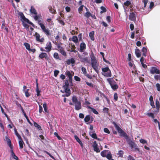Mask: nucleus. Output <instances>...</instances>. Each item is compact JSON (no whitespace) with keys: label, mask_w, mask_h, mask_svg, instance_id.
I'll use <instances>...</instances> for the list:
<instances>
[{"label":"nucleus","mask_w":160,"mask_h":160,"mask_svg":"<svg viewBox=\"0 0 160 160\" xmlns=\"http://www.w3.org/2000/svg\"><path fill=\"white\" fill-rule=\"evenodd\" d=\"M72 102L74 103L75 106V109L78 110L81 108V103L80 102L78 101L76 96H73L72 98Z\"/></svg>","instance_id":"nucleus-1"},{"label":"nucleus","mask_w":160,"mask_h":160,"mask_svg":"<svg viewBox=\"0 0 160 160\" xmlns=\"http://www.w3.org/2000/svg\"><path fill=\"white\" fill-rule=\"evenodd\" d=\"M113 124L114 125L116 129L118 130L120 135L121 136L124 137L126 138H127L128 136L126 133H125L120 127L117 125L115 122H113Z\"/></svg>","instance_id":"nucleus-2"},{"label":"nucleus","mask_w":160,"mask_h":160,"mask_svg":"<svg viewBox=\"0 0 160 160\" xmlns=\"http://www.w3.org/2000/svg\"><path fill=\"white\" fill-rule=\"evenodd\" d=\"M91 59L92 66L96 72L98 73L99 72V70L98 68V64L94 58H92Z\"/></svg>","instance_id":"nucleus-3"},{"label":"nucleus","mask_w":160,"mask_h":160,"mask_svg":"<svg viewBox=\"0 0 160 160\" xmlns=\"http://www.w3.org/2000/svg\"><path fill=\"white\" fill-rule=\"evenodd\" d=\"M102 73L103 75L106 77H111V71L108 67L102 68Z\"/></svg>","instance_id":"nucleus-4"},{"label":"nucleus","mask_w":160,"mask_h":160,"mask_svg":"<svg viewBox=\"0 0 160 160\" xmlns=\"http://www.w3.org/2000/svg\"><path fill=\"white\" fill-rule=\"evenodd\" d=\"M150 73L152 74L154 73L159 74L160 71L156 67H153L151 68L150 70Z\"/></svg>","instance_id":"nucleus-5"},{"label":"nucleus","mask_w":160,"mask_h":160,"mask_svg":"<svg viewBox=\"0 0 160 160\" xmlns=\"http://www.w3.org/2000/svg\"><path fill=\"white\" fill-rule=\"evenodd\" d=\"M52 47L51 42H48L46 45V46L45 47L46 52H49L51 50Z\"/></svg>","instance_id":"nucleus-6"},{"label":"nucleus","mask_w":160,"mask_h":160,"mask_svg":"<svg viewBox=\"0 0 160 160\" xmlns=\"http://www.w3.org/2000/svg\"><path fill=\"white\" fill-rule=\"evenodd\" d=\"M63 88L65 92L66 93V96L68 97L70 95L71 93V91L69 88V87L63 86Z\"/></svg>","instance_id":"nucleus-7"},{"label":"nucleus","mask_w":160,"mask_h":160,"mask_svg":"<svg viewBox=\"0 0 160 160\" xmlns=\"http://www.w3.org/2000/svg\"><path fill=\"white\" fill-rule=\"evenodd\" d=\"M35 36L36 38V40L37 41L40 42H42L44 41V39L43 38H40V36L39 34L37 32H35Z\"/></svg>","instance_id":"nucleus-8"},{"label":"nucleus","mask_w":160,"mask_h":160,"mask_svg":"<svg viewBox=\"0 0 160 160\" xmlns=\"http://www.w3.org/2000/svg\"><path fill=\"white\" fill-rule=\"evenodd\" d=\"M129 19L131 21H134L136 20V15L133 12H131L129 16Z\"/></svg>","instance_id":"nucleus-9"},{"label":"nucleus","mask_w":160,"mask_h":160,"mask_svg":"<svg viewBox=\"0 0 160 160\" xmlns=\"http://www.w3.org/2000/svg\"><path fill=\"white\" fill-rule=\"evenodd\" d=\"M39 57L41 59L45 58L46 60H48L49 59V57L48 56L47 54L45 52H42L39 55Z\"/></svg>","instance_id":"nucleus-10"},{"label":"nucleus","mask_w":160,"mask_h":160,"mask_svg":"<svg viewBox=\"0 0 160 160\" xmlns=\"http://www.w3.org/2000/svg\"><path fill=\"white\" fill-rule=\"evenodd\" d=\"M110 79H108L107 80L109 82L112 88V89L113 90H116L118 88V86L115 83V82H110L109 81Z\"/></svg>","instance_id":"nucleus-11"},{"label":"nucleus","mask_w":160,"mask_h":160,"mask_svg":"<svg viewBox=\"0 0 160 160\" xmlns=\"http://www.w3.org/2000/svg\"><path fill=\"white\" fill-rule=\"evenodd\" d=\"M92 146L94 148V151L98 152H100V150L98 148V144L96 142V141H95L93 142Z\"/></svg>","instance_id":"nucleus-12"},{"label":"nucleus","mask_w":160,"mask_h":160,"mask_svg":"<svg viewBox=\"0 0 160 160\" xmlns=\"http://www.w3.org/2000/svg\"><path fill=\"white\" fill-rule=\"evenodd\" d=\"M66 75L68 76L70 80H71L72 79V76L73 75L74 73L72 72H70V71H67L65 73Z\"/></svg>","instance_id":"nucleus-13"},{"label":"nucleus","mask_w":160,"mask_h":160,"mask_svg":"<svg viewBox=\"0 0 160 160\" xmlns=\"http://www.w3.org/2000/svg\"><path fill=\"white\" fill-rule=\"evenodd\" d=\"M20 15L21 16V17L22 18V19L24 21L28 22V23H29L30 24L33 25V24L32 22H30L28 19L25 18V17L24 16L23 14L22 13H21V12L20 13Z\"/></svg>","instance_id":"nucleus-14"},{"label":"nucleus","mask_w":160,"mask_h":160,"mask_svg":"<svg viewBox=\"0 0 160 160\" xmlns=\"http://www.w3.org/2000/svg\"><path fill=\"white\" fill-rule=\"evenodd\" d=\"M90 120H91V122H92L93 120V118H91L89 115L86 116L84 118V121L85 122H87L88 124V122Z\"/></svg>","instance_id":"nucleus-15"},{"label":"nucleus","mask_w":160,"mask_h":160,"mask_svg":"<svg viewBox=\"0 0 160 160\" xmlns=\"http://www.w3.org/2000/svg\"><path fill=\"white\" fill-rule=\"evenodd\" d=\"M5 141L7 142V144L9 146L10 149H12V146L11 145V141L7 136L5 137Z\"/></svg>","instance_id":"nucleus-16"},{"label":"nucleus","mask_w":160,"mask_h":160,"mask_svg":"<svg viewBox=\"0 0 160 160\" xmlns=\"http://www.w3.org/2000/svg\"><path fill=\"white\" fill-rule=\"evenodd\" d=\"M128 144L129 146L132 149L134 148L135 149H136V145L135 143L132 142V141H130L128 142Z\"/></svg>","instance_id":"nucleus-17"},{"label":"nucleus","mask_w":160,"mask_h":160,"mask_svg":"<svg viewBox=\"0 0 160 160\" xmlns=\"http://www.w3.org/2000/svg\"><path fill=\"white\" fill-rule=\"evenodd\" d=\"M18 143L20 148V149L23 148V146L25 144L22 139L18 140Z\"/></svg>","instance_id":"nucleus-18"},{"label":"nucleus","mask_w":160,"mask_h":160,"mask_svg":"<svg viewBox=\"0 0 160 160\" xmlns=\"http://www.w3.org/2000/svg\"><path fill=\"white\" fill-rule=\"evenodd\" d=\"M86 44L84 43H82L80 46V50L81 52H83L84 50L86 49Z\"/></svg>","instance_id":"nucleus-19"},{"label":"nucleus","mask_w":160,"mask_h":160,"mask_svg":"<svg viewBox=\"0 0 160 160\" xmlns=\"http://www.w3.org/2000/svg\"><path fill=\"white\" fill-rule=\"evenodd\" d=\"M58 50L64 56L66 55V53L62 47H61L60 46H58Z\"/></svg>","instance_id":"nucleus-20"},{"label":"nucleus","mask_w":160,"mask_h":160,"mask_svg":"<svg viewBox=\"0 0 160 160\" xmlns=\"http://www.w3.org/2000/svg\"><path fill=\"white\" fill-rule=\"evenodd\" d=\"M10 152L11 153V157L15 159H16V160H18V157L15 155V154L13 152L12 149H11Z\"/></svg>","instance_id":"nucleus-21"},{"label":"nucleus","mask_w":160,"mask_h":160,"mask_svg":"<svg viewBox=\"0 0 160 160\" xmlns=\"http://www.w3.org/2000/svg\"><path fill=\"white\" fill-rule=\"evenodd\" d=\"M124 8L125 10L126 9V8H127V7L129 6L130 7L131 6V3L129 1H127L126 2H125L124 3Z\"/></svg>","instance_id":"nucleus-22"},{"label":"nucleus","mask_w":160,"mask_h":160,"mask_svg":"<svg viewBox=\"0 0 160 160\" xmlns=\"http://www.w3.org/2000/svg\"><path fill=\"white\" fill-rule=\"evenodd\" d=\"M135 53L137 57L139 58L140 57L141 53L139 49H136L135 51Z\"/></svg>","instance_id":"nucleus-23"},{"label":"nucleus","mask_w":160,"mask_h":160,"mask_svg":"<svg viewBox=\"0 0 160 160\" xmlns=\"http://www.w3.org/2000/svg\"><path fill=\"white\" fill-rule=\"evenodd\" d=\"M74 138L77 142H78L79 143L82 147V148L83 144L82 142L80 140L78 137L76 135H75L74 136Z\"/></svg>","instance_id":"nucleus-24"},{"label":"nucleus","mask_w":160,"mask_h":160,"mask_svg":"<svg viewBox=\"0 0 160 160\" xmlns=\"http://www.w3.org/2000/svg\"><path fill=\"white\" fill-rule=\"evenodd\" d=\"M108 152L109 151L108 150H104L101 152V155L102 157H105Z\"/></svg>","instance_id":"nucleus-25"},{"label":"nucleus","mask_w":160,"mask_h":160,"mask_svg":"<svg viewBox=\"0 0 160 160\" xmlns=\"http://www.w3.org/2000/svg\"><path fill=\"white\" fill-rule=\"evenodd\" d=\"M66 62L68 65H69L71 63L73 64L75 62V60L74 59L71 58V59L68 60L66 61Z\"/></svg>","instance_id":"nucleus-26"},{"label":"nucleus","mask_w":160,"mask_h":160,"mask_svg":"<svg viewBox=\"0 0 160 160\" xmlns=\"http://www.w3.org/2000/svg\"><path fill=\"white\" fill-rule=\"evenodd\" d=\"M89 134L92 138L95 139H97V135L95 133L93 132H89Z\"/></svg>","instance_id":"nucleus-27"},{"label":"nucleus","mask_w":160,"mask_h":160,"mask_svg":"<svg viewBox=\"0 0 160 160\" xmlns=\"http://www.w3.org/2000/svg\"><path fill=\"white\" fill-rule=\"evenodd\" d=\"M30 11L31 13H33L35 15L37 14V12L36 10L33 7H31Z\"/></svg>","instance_id":"nucleus-28"},{"label":"nucleus","mask_w":160,"mask_h":160,"mask_svg":"<svg viewBox=\"0 0 160 160\" xmlns=\"http://www.w3.org/2000/svg\"><path fill=\"white\" fill-rule=\"evenodd\" d=\"M14 132L15 135L18 137V140L22 139L20 135L18 133L16 129H14Z\"/></svg>","instance_id":"nucleus-29"},{"label":"nucleus","mask_w":160,"mask_h":160,"mask_svg":"<svg viewBox=\"0 0 160 160\" xmlns=\"http://www.w3.org/2000/svg\"><path fill=\"white\" fill-rule=\"evenodd\" d=\"M72 41L75 43L78 42V39L77 37L76 36H73L72 38Z\"/></svg>","instance_id":"nucleus-30"},{"label":"nucleus","mask_w":160,"mask_h":160,"mask_svg":"<svg viewBox=\"0 0 160 160\" xmlns=\"http://www.w3.org/2000/svg\"><path fill=\"white\" fill-rule=\"evenodd\" d=\"M106 157L109 160L111 159L112 158V155L111 153L109 151L107 154Z\"/></svg>","instance_id":"nucleus-31"},{"label":"nucleus","mask_w":160,"mask_h":160,"mask_svg":"<svg viewBox=\"0 0 160 160\" xmlns=\"http://www.w3.org/2000/svg\"><path fill=\"white\" fill-rule=\"evenodd\" d=\"M94 34V32L93 31H92L89 33V36L91 39L92 40H94V37L93 36Z\"/></svg>","instance_id":"nucleus-32"},{"label":"nucleus","mask_w":160,"mask_h":160,"mask_svg":"<svg viewBox=\"0 0 160 160\" xmlns=\"http://www.w3.org/2000/svg\"><path fill=\"white\" fill-rule=\"evenodd\" d=\"M124 152L123 151L120 150L117 153V155L119 156V157H123V154Z\"/></svg>","instance_id":"nucleus-33"},{"label":"nucleus","mask_w":160,"mask_h":160,"mask_svg":"<svg viewBox=\"0 0 160 160\" xmlns=\"http://www.w3.org/2000/svg\"><path fill=\"white\" fill-rule=\"evenodd\" d=\"M28 91L29 89H26V90H25L24 91L25 93V95L27 97H28L30 95V93H29L28 92Z\"/></svg>","instance_id":"nucleus-34"},{"label":"nucleus","mask_w":160,"mask_h":160,"mask_svg":"<svg viewBox=\"0 0 160 160\" xmlns=\"http://www.w3.org/2000/svg\"><path fill=\"white\" fill-rule=\"evenodd\" d=\"M156 108L158 110L159 108V102L158 100V99H156V100L155 103Z\"/></svg>","instance_id":"nucleus-35"},{"label":"nucleus","mask_w":160,"mask_h":160,"mask_svg":"<svg viewBox=\"0 0 160 160\" xmlns=\"http://www.w3.org/2000/svg\"><path fill=\"white\" fill-rule=\"evenodd\" d=\"M24 45L25 46L26 49L28 51L29 50H30V45L29 43H25L24 44Z\"/></svg>","instance_id":"nucleus-36"},{"label":"nucleus","mask_w":160,"mask_h":160,"mask_svg":"<svg viewBox=\"0 0 160 160\" xmlns=\"http://www.w3.org/2000/svg\"><path fill=\"white\" fill-rule=\"evenodd\" d=\"M38 23L39 24V25L40 26L41 28L43 30L44 28H45L46 27L45 25L41 22L40 21H38Z\"/></svg>","instance_id":"nucleus-37"},{"label":"nucleus","mask_w":160,"mask_h":160,"mask_svg":"<svg viewBox=\"0 0 160 160\" xmlns=\"http://www.w3.org/2000/svg\"><path fill=\"white\" fill-rule=\"evenodd\" d=\"M48 8L49 9V12H50L52 13H54L55 12V10L54 9H53L51 6H49L48 7Z\"/></svg>","instance_id":"nucleus-38"},{"label":"nucleus","mask_w":160,"mask_h":160,"mask_svg":"<svg viewBox=\"0 0 160 160\" xmlns=\"http://www.w3.org/2000/svg\"><path fill=\"white\" fill-rule=\"evenodd\" d=\"M88 108H90L92 110V112L95 114H98V112L94 108H91L90 107H88Z\"/></svg>","instance_id":"nucleus-39"},{"label":"nucleus","mask_w":160,"mask_h":160,"mask_svg":"<svg viewBox=\"0 0 160 160\" xmlns=\"http://www.w3.org/2000/svg\"><path fill=\"white\" fill-rule=\"evenodd\" d=\"M84 7L83 5H82L79 7L78 9V11L80 13H82V12L83 10V8Z\"/></svg>","instance_id":"nucleus-40"},{"label":"nucleus","mask_w":160,"mask_h":160,"mask_svg":"<svg viewBox=\"0 0 160 160\" xmlns=\"http://www.w3.org/2000/svg\"><path fill=\"white\" fill-rule=\"evenodd\" d=\"M43 107L45 112H48L47 104L46 103H43Z\"/></svg>","instance_id":"nucleus-41"},{"label":"nucleus","mask_w":160,"mask_h":160,"mask_svg":"<svg viewBox=\"0 0 160 160\" xmlns=\"http://www.w3.org/2000/svg\"><path fill=\"white\" fill-rule=\"evenodd\" d=\"M37 88L36 89V92H37V96H39L40 95V91L39 90L38 88V83H37Z\"/></svg>","instance_id":"nucleus-42"},{"label":"nucleus","mask_w":160,"mask_h":160,"mask_svg":"<svg viewBox=\"0 0 160 160\" xmlns=\"http://www.w3.org/2000/svg\"><path fill=\"white\" fill-rule=\"evenodd\" d=\"M34 126L36 127H37L38 128V129L39 130L40 129H41V127L38 124H37L36 122H34Z\"/></svg>","instance_id":"nucleus-43"},{"label":"nucleus","mask_w":160,"mask_h":160,"mask_svg":"<svg viewBox=\"0 0 160 160\" xmlns=\"http://www.w3.org/2000/svg\"><path fill=\"white\" fill-rule=\"evenodd\" d=\"M91 16V13L89 12H87L85 14V16L87 18Z\"/></svg>","instance_id":"nucleus-44"},{"label":"nucleus","mask_w":160,"mask_h":160,"mask_svg":"<svg viewBox=\"0 0 160 160\" xmlns=\"http://www.w3.org/2000/svg\"><path fill=\"white\" fill-rule=\"evenodd\" d=\"M53 57L57 59H58L59 58V57L58 56V53H57V52H55L54 53V55H53Z\"/></svg>","instance_id":"nucleus-45"},{"label":"nucleus","mask_w":160,"mask_h":160,"mask_svg":"<svg viewBox=\"0 0 160 160\" xmlns=\"http://www.w3.org/2000/svg\"><path fill=\"white\" fill-rule=\"evenodd\" d=\"M82 71L83 74L86 75L87 71L86 68L84 67H82Z\"/></svg>","instance_id":"nucleus-46"},{"label":"nucleus","mask_w":160,"mask_h":160,"mask_svg":"<svg viewBox=\"0 0 160 160\" xmlns=\"http://www.w3.org/2000/svg\"><path fill=\"white\" fill-rule=\"evenodd\" d=\"M43 32L47 35H50L49 30L47 29H46L45 31H44Z\"/></svg>","instance_id":"nucleus-47"},{"label":"nucleus","mask_w":160,"mask_h":160,"mask_svg":"<svg viewBox=\"0 0 160 160\" xmlns=\"http://www.w3.org/2000/svg\"><path fill=\"white\" fill-rule=\"evenodd\" d=\"M101 9L102 10V11H101V13H102L103 12H105L106 11V9L105 8L103 7H101Z\"/></svg>","instance_id":"nucleus-48"},{"label":"nucleus","mask_w":160,"mask_h":160,"mask_svg":"<svg viewBox=\"0 0 160 160\" xmlns=\"http://www.w3.org/2000/svg\"><path fill=\"white\" fill-rule=\"evenodd\" d=\"M147 115L149 117H151L152 118H154V115L152 113H148L147 114Z\"/></svg>","instance_id":"nucleus-49"},{"label":"nucleus","mask_w":160,"mask_h":160,"mask_svg":"<svg viewBox=\"0 0 160 160\" xmlns=\"http://www.w3.org/2000/svg\"><path fill=\"white\" fill-rule=\"evenodd\" d=\"M86 83L88 86H89L90 87H91V88L93 87V84L92 83H90V82H86Z\"/></svg>","instance_id":"nucleus-50"},{"label":"nucleus","mask_w":160,"mask_h":160,"mask_svg":"<svg viewBox=\"0 0 160 160\" xmlns=\"http://www.w3.org/2000/svg\"><path fill=\"white\" fill-rule=\"evenodd\" d=\"M65 10L67 12H69L71 10V8L70 7H66L65 8Z\"/></svg>","instance_id":"nucleus-51"},{"label":"nucleus","mask_w":160,"mask_h":160,"mask_svg":"<svg viewBox=\"0 0 160 160\" xmlns=\"http://www.w3.org/2000/svg\"><path fill=\"white\" fill-rule=\"evenodd\" d=\"M140 142L141 143H147V141L143 139H141L140 140Z\"/></svg>","instance_id":"nucleus-52"},{"label":"nucleus","mask_w":160,"mask_h":160,"mask_svg":"<svg viewBox=\"0 0 160 160\" xmlns=\"http://www.w3.org/2000/svg\"><path fill=\"white\" fill-rule=\"evenodd\" d=\"M0 127L2 130L3 132H4V127L2 123H0Z\"/></svg>","instance_id":"nucleus-53"},{"label":"nucleus","mask_w":160,"mask_h":160,"mask_svg":"<svg viewBox=\"0 0 160 160\" xmlns=\"http://www.w3.org/2000/svg\"><path fill=\"white\" fill-rule=\"evenodd\" d=\"M68 85H69V83H68V81L67 80H66L65 82V84L63 86L68 87Z\"/></svg>","instance_id":"nucleus-54"},{"label":"nucleus","mask_w":160,"mask_h":160,"mask_svg":"<svg viewBox=\"0 0 160 160\" xmlns=\"http://www.w3.org/2000/svg\"><path fill=\"white\" fill-rule=\"evenodd\" d=\"M114 99L115 101H117L118 100V94L117 93H115L114 94Z\"/></svg>","instance_id":"nucleus-55"},{"label":"nucleus","mask_w":160,"mask_h":160,"mask_svg":"<svg viewBox=\"0 0 160 160\" xmlns=\"http://www.w3.org/2000/svg\"><path fill=\"white\" fill-rule=\"evenodd\" d=\"M156 87L157 90L159 91H160V85L158 83H157L156 84Z\"/></svg>","instance_id":"nucleus-56"},{"label":"nucleus","mask_w":160,"mask_h":160,"mask_svg":"<svg viewBox=\"0 0 160 160\" xmlns=\"http://www.w3.org/2000/svg\"><path fill=\"white\" fill-rule=\"evenodd\" d=\"M128 64L130 67H133V68L134 67V65H133V63L131 61H129Z\"/></svg>","instance_id":"nucleus-57"},{"label":"nucleus","mask_w":160,"mask_h":160,"mask_svg":"<svg viewBox=\"0 0 160 160\" xmlns=\"http://www.w3.org/2000/svg\"><path fill=\"white\" fill-rule=\"evenodd\" d=\"M74 79L76 81H80V78L77 76H75L74 77Z\"/></svg>","instance_id":"nucleus-58"},{"label":"nucleus","mask_w":160,"mask_h":160,"mask_svg":"<svg viewBox=\"0 0 160 160\" xmlns=\"http://www.w3.org/2000/svg\"><path fill=\"white\" fill-rule=\"evenodd\" d=\"M59 71L58 70H55L54 71V75L55 77L57 76V75L58 74Z\"/></svg>","instance_id":"nucleus-59"},{"label":"nucleus","mask_w":160,"mask_h":160,"mask_svg":"<svg viewBox=\"0 0 160 160\" xmlns=\"http://www.w3.org/2000/svg\"><path fill=\"white\" fill-rule=\"evenodd\" d=\"M104 131L105 132L108 133H109L110 132L109 130L106 128H104Z\"/></svg>","instance_id":"nucleus-60"},{"label":"nucleus","mask_w":160,"mask_h":160,"mask_svg":"<svg viewBox=\"0 0 160 160\" xmlns=\"http://www.w3.org/2000/svg\"><path fill=\"white\" fill-rule=\"evenodd\" d=\"M142 2H144V7H145L146 6L147 3L148 2V0H142Z\"/></svg>","instance_id":"nucleus-61"},{"label":"nucleus","mask_w":160,"mask_h":160,"mask_svg":"<svg viewBox=\"0 0 160 160\" xmlns=\"http://www.w3.org/2000/svg\"><path fill=\"white\" fill-rule=\"evenodd\" d=\"M133 159V157L131 155H129L128 157V160H132Z\"/></svg>","instance_id":"nucleus-62"},{"label":"nucleus","mask_w":160,"mask_h":160,"mask_svg":"<svg viewBox=\"0 0 160 160\" xmlns=\"http://www.w3.org/2000/svg\"><path fill=\"white\" fill-rule=\"evenodd\" d=\"M42 111V106L40 105H39V112L40 113H41Z\"/></svg>","instance_id":"nucleus-63"},{"label":"nucleus","mask_w":160,"mask_h":160,"mask_svg":"<svg viewBox=\"0 0 160 160\" xmlns=\"http://www.w3.org/2000/svg\"><path fill=\"white\" fill-rule=\"evenodd\" d=\"M130 28L131 30H133L134 28L133 24H131L130 25Z\"/></svg>","instance_id":"nucleus-64"}]
</instances>
